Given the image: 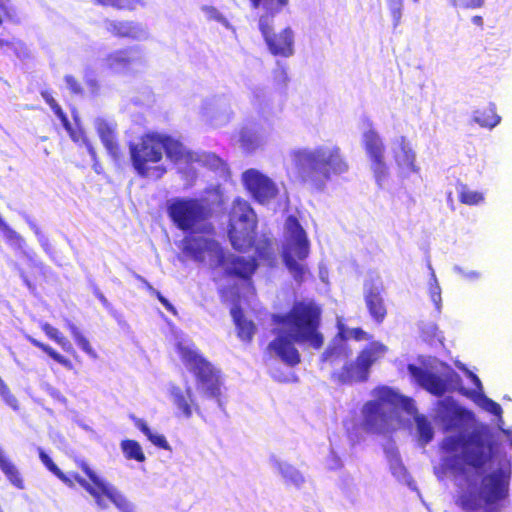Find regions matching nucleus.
<instances>
[{
	"label": "nucleus",
	"mask_w": 512,
	"mask_h": 512,
	"mask_svg": "<svg viewBox=\"0 0 512 512\" xmlns=\"http://www.w3.org/2000/svg\"><path fill=\"white\" fill-rule=\"evenodd\" d=\"M494 444L490 430L476 427L469 433L447 436L441 450L447 456L452 469L462 473L467 470H482L493 458Z\"/></svg>",
	"instance_id": "1"
},
{
	"label": "nucleus",
	"mask_w": 512,
	"mask_h": 512,
	"mask_svg": "<svg viewBox=\"0 0 512 512\" xmlns=\"http://www.w3.org/2000/svg\"><path fill=\"white\" fill-rule=\"evenodd\" d=\"M290 157L299 180L317 190L324 188L332 176L341 175L349 169L337 146L296 149L290 153Z\"/></svg>",
	"instance_id": "2"
},
{
	"label": "nucleus",
	"mask_w": 512,
	"mask_h": 512,
	"mask_svg": "<svg viewBox=\"0 0 512 512\" xmlns=\"http://www.w3.org/2000/svg\"><path fill=\"white\" fill-rule=\"evenodd\" d=\"M321 320L322 308L313 300L295 301L286 313L272 315V322L290 333L297 343H308L317 350L324 344Z\"/></svg>",
	"instance_id": "3"
},
{
	"label": "nucleus",
	"mask_w": 512,
	"mask_h": 512,
	"mask_svg": "<svg viewBox=\"0 0 512 512\" xmlns=\"http://www.w3.org/2000/svg\"><path fill=\"white\" fill-rule=\"evenodd\" d=\"M39 458L43 465L65 485L73 487L75 482L78 483L94 498L97 505L101 508L106 507L103 499V497H106L123 512H127L129 510V503L126 498L114 487L101 479L86 460L82 458L74 459L76 466L83 471V473L88 477L89 481L77 473H72L70 476L63 473L53 462L50 456L43 450H39Z\"/></svg>",
	"instance_id": "4"
},
{
	"label": "nucleus",
	"mask_w": 512,
	"mask_h": 512,
	"mask_svg": "<svg viewBox=\"0 0 512 512\" xmlns=\"http://www.w3.org/2000/svg\"><path fill=\"white\" fill-rule=\"evenodd\" d=\"M253 9L263 11L259 18V30L274 56L289 57L294 52V35L290 27L279 33L273 32V17L285 8L289 0H249Z\"/></svg>",
	"instance_id": "5"
},
{
	"label": "nucleus",
	"mask_w": 512,
	"mask_h": 512,
	"mask_svg": "<svg viewBox=\"0 0 512 512\" xmlns=\"http://www.w3.org/2000/svg\"><path fill=\"white\" fill-rule=\"evenodd\" d=\"M177 352L188 372L195 378L197 388L205 397L219 401L223 384L220 369L197 349L178 344Z\"/></svg>",
	"instance_id": "6"
},
{
	"label": "nucleus",
	"mask_w": 512,
	"mask_h": 512,
	"mask_svg": "<svg viewBox=\"0 0 512 512\" xmlns=\"http://www.w3.org/2000/svg\"><path fill=\"white\" fill-rule=\"evenodd\" d=\"M161 145L160 133L157 132L145 133L137 143H129L131 164L140 177L160 179L166 173L163 165L150 166L162 160Z\"/></svg>",
	"instance_id": "7"
},
{
	"label": "nucleus",
	"mask_w": 512,
	"mask_h": 512,
	"mask_svg": "<svg viewBox=\"0 0 512 512\" xmlns=\"http://www.w3.org/2000/svg\"><path fill=\"white\" fill-rule=\"evenodd\" d=\"M288 233L287 243L282 252L284 265L298 283L303 282L306 268L298 261L306 259L310 252V244L306 232L298 219L290 215L285 222Z\"/></svg>",
	"instance_id": "8"
},
{
	"label": "nucleus",
	"mask_w": 512,
	"mask_h": 512,
	"mask_svg": "<svg viewBox=\"0 0 512 512\" xmlns=\"http://www.w3.org/2000/svg\"><path fill=\"white\" fill-rule=\"evenodd\" d=\"M257 216L245 201H234L230 212L228 237L232 247L239 252H246L255 245Z\"/></svg>",
	"instance_id": "9"
},
{
	"label": "nucleus",
	"mask_w": 512,
	"mask_h": 512,
	"mask_svg": "<svg viewBox=\"0 0 512 512\" xmlns=\"http://www.w3.org/2000/svg\"><path fill=\"white\" fill-rule=\"evenodd\" d=\"M167 214L182 231H193L212 215L208 203L199 198H175L167 205Z\"/></svg>",
	"instance_id": "10"
},
{
	"label": "nucleus",
	"mask_w": 512,
	"mask_h": 512,
	"mask_svg": "<svg viewBox=\"0 0 512 512\" xmlns=\"http://www.w3.org/2000/svg\"><path fill=\"white\" fill-rule=\"evenodd\" d=\"M375 396L374 400L367 401L362 408V426L367 432L380 433L389 417L385 406H396L398 394L382 386L375 390Z\"/></svg>",
	"instance_id": "11"
},
{
	"label": "nucleus",
	"mask_w": 512,
	"mask_h": 512,
	"mask_svg": "<svg viewBox=\"0 0 512 512\" xmlns=\"http://www.w3.org/2000/svg\"><path fill=\"white\" fill-rule=\"evenodd\" d=\"M378 358L377 348L366 347L358 353L354 361L345 363L341 369L332 372L330 378L339 385L366 382L370 369Z\"/></svg>",
	"instance_id": "12"
},
{
	"label": "nucleus",
	"mask_w": 512,
	"mask_h": 512,
	"mask_svg": "<svg viewBox=\"0 0 512 512\" xmlns=\"http://www.w3.org/2000/svg\"><path fill=\"white\" fill-rule=\"evenodd\" d=\"M510 476L502 469H497L481 479L479 495L485 503L484 512H500L501 502L509 494Z\"/></svg>",
	"instance_id": "13"
},
{
	"label": "nucleus",
	"mask_w": 512,
	"mask_h": 512,
	"mask_svg": "<svg viewBox=\"0 0 512 512\" xmlns=\"http://www.w3.org/2000/svg\"><path fill=\"white\" fill-rule=\"evenodd\" d=\"M245 189L260 204L269 203L279 193L277 185L272 179L256 169H248L242 174Z\"/></svg>",
	"instance_id": "14"
},
{
	"label": "nucleus",
	"mask_w": 512,
	"mask_h": 512,
	"mask_svg": "<svg viewBox=\"0 0 512 512\" xmlns=\"http://www.w3.org/2000/svg\"><path fill=\"white\" fill-rule=\"evenodd\" d=\"M182 252L197 262L205 260L206 252L213 253L216 257V266L225 264V252L220 244L212 238L186 236L183 239Z\"/></svg>",
	"instance_id": "15"
},
{
	"label": "nucleus",
	"mask_w": 512,
	"mask_h": 512,
	"mask_svg": "<svg viewBox=\"0 0 512 512\" xmlns=\"http://www.w3.org/2000/svg\"><path fill=\"white\" fill-rule=\"evenodd\" d=\"M364 149L371 161V168L378 184L386 178L388 168L385 163V146L378 133L371 129L363 134Z\"/></svg>",
	"instance_id": "16"
},
{
	"label": "nucleus",
	"mask_w": 512,
	"mask_h": 512,
	"mask_svg": "<svg viewBox=\"0 0 512 512\" xmlns=\"http://www.w3.org/2000/svg\"><path fill=\"white\" fill-rule=\"evenodd\" d=\"M222 267H224L226 277L237 278L251 285L252 277L258 268V263L255 257L246 258L233 254H225V264Z\"/></svg>",
	"instance_id": "17"
},
{
	"label": "nucleus",
	"mask_w": 512,
	"mask_h": 512,
	"mask_svg": "<svg viewBox=\"0 0 512 512\" xmlns=\"http://www.w3.org/2000/svg\"><path fill=\"white\" fill-rule=\"evenodd\" d=\"M384 286L381 282L375 283L369 281L364 284V301L371 318L378 324H381L388 310L383 298Z\"/></svg>",
	"instance_id": "18"
},
{
	"label": "nucleus",
	"mask_w": 512,
	"mask_h": 512,
	"mask_svg": "<svg viewBox=\"0 0 512 512\" xmlns=\"http://www.w3.org/2000/svg\"><path fill=\"white\" fill-rule=\"evenodd\" d=\"M295 343L297 342L293 336H290V333L280 334L269 343L267 350L273 351L286 365L294 367L301 362V356Z\"/></svg>",
	"instance_id": "19"
},
{
	"label": "nucleus",
	"mask_w": 512,
	"mask_h": 512,
	"mask_svg": "<svg viewBox=\"0 0 512 512\" xmlns=\"http://www.w3.org/2000/svg\"><path fill=\"white\" fill-rule=\"evenodd\" d=\"M437 412L446 431L459 428L471 415L451 398L440 400L437 404Z\"/></svg>",
	"instance_id": "20"
},
{
	"label": "nucleus",
	"mask_w": 512,
	"mask_h": 512,
	"mask_svg": "<svg viewBox=\"0 0 512 512\" xmlns=\"http://www.w3.org/2000/svg\"><path fill=\"white\" fill-rule=\"evenodd\" d=\"M407 368L417 384L430 394L441 397L447 391V383L439 375L414 364H409Z\"/></svg>",
	"instance_id": "21"
},
{
	"label": "nucleus",
	"mask_w": 512,
	"mask_h": 512,
	"mask_svg": "<svg viewBox=\"0 0 512 512\" xmlns=\"http://www.w3.org/2000/svg\"><path fill=\"white\" fill-rule=\"evenodd\" d=\"M106 31L114 38L137 40L143 33L142 26L131 20H106Z\"/></svg>",
	"instance_id": "22"
},
{
	"label": "nucleus",
	"mask_w": 512,
	"mask_h": 512,
	"mask_svg": "<svg viewBox=\"0 0 512 512\" xmlns=\"http://www.w3.org/2000/svg\"><path fill=\"white\" fill-rule=\"evenodd\" d=\"M132 52L133 48L129 47L118 49L107 54L104 59L106 69L114 73L127 71L135 60L132 56Z\"/></svg>",
	"instance_id": "23"
},
{
	"label": "nucleus",
	"mask_w": 512,
	"mask_h": 512,
	"mask_svg": "<svg viewBox=\"0 0 512 512\" xmlns=\"http://www.w3.org/2000/svg\"><path fill=\"white\" fill-rule=\"evenodd\" d=\"M233 322L236 327L238 338L245 342L250 343L256 332V326L252 320L245 317L240 305H234L230 311Z\"/></svg>",
	"instance_id": "24"
},
{
	"label": "nucleus",
	"mask_w": 512,
	"mask_h": 512,
	"mask_svg": "<svg viewBox=\"0 0 512 512\" xmlns=\"http://www.w3.org/2000/svg\"><path fill=\"white\" fill-rule=\"evenodd\" d=\"M351 351L344 345L341 339L333 340L321 355L322 365L333 367L342 361L349 359Z\"/></svg>",
	"instance_id": "25"
},
{
	"label": "nucleus",
	"mask_w": 512,
	"mask_h": 512,
	"mask_svg": "<svg viewBox=\"0 0 512 512\" xmlns=\"http://www.w3.org/2000/svg\"><path fill=\"white\" fill-rule=\"evenodd\" d=\"M171 396L173 404L186 418H190L192 416L193 409L198 410V406L193 400L192 390L190 387L186 388L185 391L178 386L172 387Z\"/></svg>",
	"instance_id": "26"
},
{
	"label": "nucleus",
	"mask_w": 512,
	"mask_h": 512,
	"mask_svg": "<svg viewBox=\"0 0 512 512\" xmlns=\"http://www.w3.org/2000/svg\"><path fill=\"white\" fill-rule=\"evenodd\" d=\"M20 276L29 289H34L47 281V269L42 263L30 261L25 269L20 271Z\"/></svg>",
	"instance_id": "27"
},
{
	"label": "nucleus",
	"mask_w": 512,
	"mask_h": 512,
	"mask_svg": "<svg viewBox=\"0 0 512 512\" xmlns=\"http://www.w3.org/2000/svg\"><path fill=\"white\" fill-rule=\"evenodd\" d=\"M0 469L6 476L7 480L17 489H24V479L16 467V465L6 455L3 448L0 446Z\"/></svg>",
	"instance_id": "28"
},
{
	"label": "nucleus",
	"mask_w": 512,
	"mask_h": 512,
	"mask_svg": "<svg viewBox=\"0 0 512 512\" xmlns=\"http://www.w3.org/2000/svg\"><path fill=\"white\" fill-rule=\"evenodd\" d=\"M98 134L109 155L114 160H119L122 152L114 130L107 124H102L98 128Z\"/></svg>",
	"instance_id": "29"
},
{
	"label": "nucleus",
	"mask_w": 512,
	"mask_h": 512,
	"mask_svg": "<svg viewBox=\"0 0 512 512\" xmlns=\"http://www.w3.org/2000/svg\"><path fill=\"white\" fill-rule=\"evenodd\" d=\"M161 152L172 162H179L185 157V150L182 143L167 134L160 133Z\"/></svg>",
	"instance_id": "30"
},
{
	"label": "nucleus",
	"mask_w": 512,
	"mask_h": 512,
	"mask_svg": "<svg viewBox=\"0 0 512 512\" xmlns=\"http://www.w3.org/2000/svg\"><path fill=\"white\" fill-rule=\"evenodd\" d=\"M474 121L481 127L492 129L497 126L501 117L496 112L494 104H488L474 111Z\"/></svg>",
	"instance_id": "31"
},
{
	"label": "nucleus",
	"mask_w": 512,
	"mask_h": 512,
	"mask_svg": "<svg viewBox=\"0 0 512 512\" xmlns=\"http://www.w3.org/2000/svg\"><path fill=\"white\" fill-rule=\"evenodd\" d=\"M397 145L399 151L395 152V159L398 165L405 166L411 170H415V154L412 151L411 147L409 146L408 142L406 141V138L401 136L397 140Z\"/></svg>",
	"instance_id": "32"
},
{
	"label": "nucleus",
	"mask_w": 512,
	"mask_h": 512,
	"mask_svg": "<svg viewBox=\"0 0 512 512\" xmlns=\"http://www.w3.org/2000/svg\"><path fill=\"white\" fill-rule=\"evenodd\" d=\"M26 339L35 347L42 350L44 353H46L49 357H51L54 361L61 364L67 369H72L73 365L71 361L64 356H62L60 353H58L55 349H53L51 346L37 340L36 338L32 336H26Z\"/></svg>",
	"instance_id": "33"
},
{
	"label": "nucleus",
	"mask_w": 512,
	"mask_h": 512,
	"mask_svg": "<svg viewBox=\"0 0 512 512\" xmlns=\"http://www.w3.org/2000/svg\"><path fill=\"white\" fill-rule=\"evenodd\" d=\"M135 425L156 447L164 450H170V445L165 436L153 433L143 419H136Z\"/></svg>",
	"instance_id": "34"
},
{
	"label": "nucleus",
	"mask_w": 512,
	"mask_h": 512,
	"mask_svg": "<svg viewBox=\"0 0 512 512\" xmlns=\"http://www.w3.org/2000/svg\"><path fill=\"white\" fill-rule=\"evenodd\" d=\"M121 449L126 459L144 462L146 457L136 440L126 439L121 442Z\"/></svg>",
	"instance_id": "35"
},
{
	"label": "nucleus",
	"mask_w": 512,
	"mask_h": 512,
	"mask_svg": "<svg viewBox=\"0 0 512 512\" xmlns=\"http://www.w3.org/2000/svg\"><path fill=\"white\" fill-rule=\"evenodd\" d=\"M41 329L48 338L55 341L63 350L69 353L75 352L70 341L57 328L49 323H45L41 326Z\"/></svg>",
	"instance_id": "36"
},
{
	"label": "nucleus",
	"mask_w": 512,
	"mask_h": 512,
	"mask_svg": "<svg viewBox=\"0 0 512 512\" xmlns=\"http://www.w3.org/2000/svg\"><path fill=\"white\" fill-rule=\"evenodd\" d=\"M255 252L260 260L266 261L269 265H273L276 260L275 251L273 249V242L264 238L255 245Z\"/></svg>",
	"instance_id": "37"
},
{
	"label": "nucleus",
	"mask_w": 512,
	"mask_h": 512,
	"mask_svg": "<svg viewBox=\"0 0 512 512\" xmlns=\"http://www.w3.org/2000/svg\"><path fill=\"white\" fill-rule=\"evenodd\" d=\"M98 5L103 7H112L116 10L134 11L139 6H143L142 0H95Z\"/></svg>",
	"instance_id": "38"
},
{
	"label": "nucleus",
	"mask_w": 512,
	"mask_h": 512,
	"mask_svg": "<svg viewBox=\"0 0 512 512\" xmlns=\"http://www.w3.org/2000/svg\"><path fill=\"white\" fill-rule=\"evenodd\" d=\"M415 422H416L417 431L419 434L420 441L422 442V444L429 443L433 439V436H434V432H433L431 423L423 415L416 416Z\"/></svg>",
	"instance_id": "39"
},
{
	"label": "nucleus",
	"mask_w": 512,
	"mask_h": 512,
	"mask_svg": "<svg viewBox=\"0 0 512 512\" xmlns=\"http://www.w3.org/2000/svg\"><path fill=\"white\" fill-rule=\"evenodd\" d=\"M69 330L76 344L89 356L96 358L97 353L91 346L89 340L81 333V331L73 324L69 325Z\"/></svg>",
	"instance_id": "40"
},
{
	"label": "nucleus",
	"mask_w": 512,
	"mask_h": 512,
	"mask_svg": "<svg viewBox=\"0 0 512 512\" xmlns=\"http://www.w3.org/2000/svg\"><path fill=\"white\" fill-rule=\"evenodd\" d=\"M459 201L465 205H477L484 200V196L481 192L470 190L466 185H461L459 195Z\"/></svg>",
	"instance_id": "41"
},
{
	"label": "nucleus",
	"mask_w": 512,
	"mask_h": 512,
	"mask_svg": "<svg viewBox=\"0 0 512 512\" xmlns=\"http://www.w3.org/2000/svg\"><path fill=\"white\" fill-rule=\"evenodd\" d=\"M41 96L43 97L45 102L50 106L55 115L60 119L63 127H67L69 125V119L62 110L61 106L53 98L52 94L49 91L44 90L41 92Z\"/></svg>",
	"instance_id": "42"
},
{
	"label": "nucleus",
	"mask_w": 512,
	"mask_h": 512,
	"mask_svg": "<svg viewBox=\"0 0 512 512\" xmlns=\"http://www.w3.org/2000/svg\"><path fill=\"white\" fill-rule=\"evenodd\" d=\"M0 396L3 401L11 407L13 410L19 409V403L16 397L11 392L8 385L4 382V380L0 377Z\"/></svg>",
	"instance_id": "43"
},
{
	"label": "nucleus",
	"mask_w": 512,
	"mask_h": 512,
	"mask_svg": "<svg viewBox=\"0 0 512 512\" xmlns=\"http://www.w3.org/2000/svg\"><path fill=\"white\" fill-rule=\"evenodd\" d=\"M0 230L3 232L6 240L10 243L20 245L23 242L22 237L12 229L4 219L0 221Z\"/></svg>",
	"instance_id": "44"
},
{
	"label": "nucleus",
	"mask_w": 512,
	"mask_h": 512,
	"mask_svg": "<svg viewBox=\"0 0 512 512\" xmlns=\"http://www.w3.org/2000/svg\"><path fill=\"white\" fill-rule=\"evenodd\" d=\"M462 509L466 511H474L478 509L479 503L476 496L472 493H464L460 496V503Z\"/></svg>",
	"instance_id": "45"
},
{
	"label": "nucleus",
	"mask_w": 512,
	"mask_h": 512,
	"mask_svg": "<svg viewBox=\"0 0 512 512\" xmlns=\"http://www.w3.org/2000/svg\"><path fill=\"white\" fill-rule=\"evenodd\" d=\"M429 296L432 302L435 304L436 308L439 310L441 306V288L437 281L434 279L432 283L429 285Z\"/></svg>",
	"instance_id": "46"
},
{
	"label": "nucleus",
	"mask_w": 512,
	"mask_h": 512,
	"mask_svg": "<svg viewBox=\"0 0 512 512\" xmlns=\"http://www.w3.org/2000/svg\"><path fill=\"white\" fill-rule=\"evenodd\" d=\"M273 79H274L275 85H277L278 87L286 86V84L289 80L286 68L283 66L276 68L273 71Z\"/></svg>",
	"instance_id": "47"
},
{
	"label": "nucleus",
	"mask_w": 512,
	"mask_h": 512,
	"mask_svg": "<svg viewBox=\"0 0 512 512\" xmlns=\"http://www.w3.org/2000/svg\"><path fill=\"white\" fill-rule=\"evenodd\" d=\"M454 6H459L464 9H478L482 8L485 0H451Z\"/></svg>",
	"instance_id": "48"
},
{
	"label": "nucleus",
	"mask_w": 512,
	"mask_h": 512,
	"mask_svg": "<svg viewBox=\"0 0 512 512\" xmlns=\"http://www.w3.org/2000/svg\"><path fill=\"white\" fill-rule=\"evenodd\" d=\"M483 407L485 410L490 412L491 414L501 417L502 415V407L497 402L493 401L490 398L485 397L483 400Z\"/></svg>",
	"instance_id": "49"
},
{
	"label": "nucleus",
	"mask_w": 512,
	"mask_h": 512,
	"mask_svg": "<svg viewBox=\"0 0 512 512\" xmlns=\"http://www.w3.org/2000/svg\"><path fill=\"white\" fill-rule=\"evenodd\" d=\"M389 8L395 25H397L401 19L402 0H389Z\"/></svg>",
	"instance_id": "50"
},
{
	"label": "nucleus",
	"mask_w": 512,
	"mask_h": 512,
	"mask_svg": "<svg viewBox=\"0 0 512 512\" xmlns=\"http://www.w3.org/2000/svg\"><path fill=\"white\" fill-rule=\"evenodd\" d=\"M65 82L72 93L78 94L82 92L81 84L74 76H65Z\"/></svg>",
	"instance_id": "51"
},
{
	"label": "nucleus",
	"mask_w": 512,
	"mask_h": 512,
	"mask_svg": "<svg viewBox=\"0 0 512 512\" xmlns=\"http://www.w3.org/2000/svg\"><path fill=\"white\" fill-rule=\"evenodd\" d=\"M151 293L159 300V302L170 312L175 313L174 306L159 291L149 287Z\"/></svg>",
	"instance_id": "52"
},
{
	"label": "nucleus",
	"mask_w": 512,
	"mask_h": 512,
	"mask_svg": "<svg viewBox=\"0 0 512 512\" xmlns=\"http://www.w3.org/2000/svg\"><path fill=\"white\" fill-rule=\"evenodd\" d=\"M9 3V0H0V11L4 17L11 19L14 16V11Z\"/></svg>",
	"instance_id": "53"
},
{
	"label": "nucleus",
	"mask_w": 512,
	"mask_h": 512,
	"mask_svg": "<svg viewBox=\"0 0 512 512\" xmlns=\"http://www.w3.org/2000/svg\"><path fill=\"white\" fill-rule=\"evenodd\" d=\"M284 477L287 478L291 483L295 484L296 486H299L304 482L302 475L297 471H293L289 476L287 474H284Z\"/></svg>",
	"instance_id": "54"
},
{
	"label": "nucleus",
	"mask_w": 512,
	"mask_h": 512,
	"mask_svg": "<svg viewBox=\"0 0 512 512\" xmlns=\"http://www.w3.org/2000/svg\"><path fill=\"white\" fill-rule=\"evenodd\" d=\"M64 128L68 131V133H69V135H70L71 139H72L74 142H78V141L83 137V133H82V131H76V130H74V129L72 128V126H71V123H70V122H69V125H68L67 127H64Z\"/></svg>",
	"instance_id": "55"
},
{
	"label": "nucleus",
	"mask_w": 512,
	"mask_h": 512,
	"mask_svg": "<svg viewBox=\"0 0 512 512\" xmlns=\"http://www.w3.org/2000/svg\"><path fill=\"white\" fill-rule=\"evenodd\" d=\"M353 338L357 341H361L366 338V333L361 328H353L351 330Z\"/></svg>",
	"instance_id": "56"
},
{
	"label": "nucleus",
	"mask_w": 512,
	"mask_h": 512,
	"mask_svg": "<svg viewBox=\"0 0 512 512\" xmlns=\"http://www.w3.org/2000/svg\"><path fill=\"white\" fill-rule=\"evenodd\" d=\"M94 294L95 296L98 298V300L104 305V306H107L108 305V301L106 299V297L103 295V293L96 287L94 289Z\"/></svg>",
	"instance_id": "57"
},
{
	"label": "nucleus",
	"mask_w": 512,
	"mask_h": 512,
	"mask_svg": "<svg viewBox=\"0 0 512 512\" xmlns=\"http://www.w3.org/2000/svg\"><path fill=\"white\" fill-rule=\"evenodd\" d=\"M471 21L474 25H476L477 27H479L480 29H483V26H484V20L482 18V16L480 15H475L471 18Z\"/></svg>",
	"instance_id": "58"
},
{
	"label": "nucleus",
	"mask_w": 512,
	"mask_h": 512,
	"mask_svg": "<svg viewBox=\"0 0 512 512\" xmlns=\"http://www.w3.org/2000/svg\"><path fill=\"white\" fill-rule=\"evenodd\" d=\"M12 46H13V43L11 41L0 38V49H2L4 47H12Z\"/></svg>",
	"instance_id": "59"
},
{
	"label": "nucleus",
	"mask_w": 512,
	"mask_h": 512,
	"mask_svg": "<svg viewBox=\"0 0 512 512\" xmlns=\"http://www.w3.org/2000/svg\"><path fill=\"white\" fill-rule=\"evenodd\" d=\"M503 433L506 435L510 446H512V431L511 430H503Z\"/></svg>",
	"instance_id": "60"
},
{
	"label": "nucleus",
	"mask_w": 512,
	"mask_h": 512,
	"mask_svg": "<svg viewBox=\"0 0 512 512\" xmlns=\"http://www.w3.org/2000/svg\"><path fill=\"white\" fill-rule=\"evenodd\" d=\"M469 375L477 383V385H480V380L475 374H473L472 372H469Z\"/></svg>",
	"instance_id": "61"
},
{
	"label": "nucleus",
	"mask_w": 512,
	"mask_h": 512,
	"mask_svg": "<svg viewBox=\"0 0 512 512\" xmlns=\"http://www.w3.org/2000/svg\"><path fill=\"white\" fill-rule=\"evenodd\" d=\"M453 378H456L457 380L460 379L459 375L456 372H454V371H452L450 376H449V379L452 380Z\"/></svg>",
	"instance_id": "62"
},
{
	"label": "nucleus",
	"mask_w": 512,
	"mask_h": 512,
	"mask_svg": "<svg viewBox=\"0 0 512 512\" xmlns=\"http://www.w3.org/2000/svg\"><path fill=\"white\" fill-rule=\"evenodd\" d=\"M2 22H3V21H2V18L0 17V25L2 24Z\"/></svg>",
	"instance_id": "63"
},
{
	"label": "nucleus",
	"mask_w": 512,
	"mask_h": 512,
	"mask_svg": "<svg viewBox=\"0 0 512 512\" xmlns=\"http://www.w3.org/2000/svg\"><path fill=\"white\" fill-rule=\"evenodd\" d=\"M2 220H3V218L0 216V221H2Z\"/></svg>",
	"instance_id": "64"
}]
</instances>
